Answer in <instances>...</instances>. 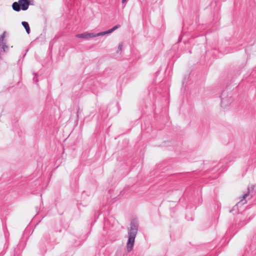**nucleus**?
Segmentation results:
<instances>
[{
    "mask_svg": "<svg viewBox=\"0 0 256 256\" xmlns=\"http://www.w3.org/2000/svg\"><path fill=\"white\" fill-rule=\"evenodd\" d=\"M138 230V225L134 222H132L130 224V227L128 228V240L126 243V248L128 252L132 250L135 238Z\"/></svg>",
    "mask_w": 256,
    "mask_h": 256,
    "instance_id": "f257e3e1",
    "label": "nucleus"
},
{
    "mask_svg": "<svg viewBox=\"0 0 256 256\" xmlns=\"http://www.w3.org/2000/svg\"><path fill=\"white\" fill-rule=\"evenodd\" d=\"M30 4L28 0H18V2H14L12 4V8L16 12H20V10H26Z\"/></svg>",
    "mask_w": 256,
    "mask_h": 256,
    "instance_id": "f03ea898",
    "label": "nucleus"
},
{
    "mask_svg": "<svg viewBox=\"0 0 256 256\" xmlns=\"http://www.w3.org/2000/svg\"><path fill=\"white\" fill-rule=\"evenodd\" d=\"M221 100V106L224 108L228 106L233 101L232 94L228 93L226 90H223L220 96Z\"/></svg>",
    "mask_w": 256,
    "mask_h": 256,
    "instance_id": "7ed1b4c3",
    "label": "nucleus"
},
{
    "mask_svg": "<svg viewBox=\"0 0 256 256\" xmlns=\"http://www.w3.org/2000/svg\"><path fill=\"white\" fill-rule=\"evenodd\" d=\"M101 36L100 32L94 33V32H85L82 34H78L76 35V37L80 38H83L85 40H88L90 38H93L97 36Z\"/></svg>",
    "mask_w": 256,
    "mask_h": 256,
    "instance_id": "20e7f679",
    "label": "nucleus"
},
{
    "mask_svg": "<svg viewBox=\"0 0 256 256\" xmlns=\"http://www.w3.org/2000/svg\"><path fill=\"white\" fill-rule=\"evenodd\" d=\"M6 34V32H4L0 36V48L4 52H6L8 49V46L6 44V40H5Z\"/></svg>",
    "mask_w": 256,
    "mask_h": 256,
    "instance_id": "39448f33",
    "label": "nucleus"
},
{
    "mask_svg": "<svg viewBox=\"0 0 256 256\" xmlns=\"http://www.w3.org/2000/svg\"><path fill=\"white\" fill-rule=\"evenodd\" d=\"M120 27V24H116L115 26H114L112 28H110V30H106V31H104V32H100V34L101 35V36H104L105 34H111L115 30H116V29L119 28Z\"/></svg>",
    "mask_w": 256,
    "mask_h": 256,
    "instance_id": "423d86ee",
    "label": "nucleus"
},
{
    "mask_svg": "<svg viewBox=\"0 0 256 256\" xmlns=\"http://www.w3.org/2000/svg\"><path fill=\"white\" fill-rule=\"evenodd\" d=\"M22 24L24 28H25L26 33L29 34L30 33V30L28 23L26 22H22Z\"/></svg>",
    "mask_w": 256,
    "mask_h": 256,
    "instance_id": "0eeeda50",
    "label": "nucleus"
},
{
    "mask_svg": "<svg viewBox=\"0 0 256 256\" xmlns=\"http://www.w3.org/2000/svg\"><path fill=\"white\" fill-rule=\"evenodd\" d=\"M42 24H44V33H46V24H47V18L46 16H44L42 19Z\"/></svg>",
    "mask_w": 256,
    "mask_h": 256,
    "instance_id": "6e6552de",
    "label": "nucleus"
},
{
    "mask_svg": "<svg viewBox=\"0 0 256 256\" xmlns=\"http://www.w3.org/2000/svg\"><path fill=\"white\" fill-rule=\"evenodd\" d=\"M248 192H247L246 194H244V196H242V199L240 200V202H238L236 206H234V208H233V210H234L236 208H237L238 206V205L240 204V202H242L244 200H245L246 198V197H248ZM232 212V210H230V212Z\"/></svg>",
    "mask_w": 256,
    "mask_h": 256,
    "instance_id": "1a4fd4ad",
    "label": "nucleus"
},
{
    "mask_svg": "<svg viewBox=\"0 0 256 256\" xmlns=\"http://www.w3.org/2000/svg\"><path fill=\"white\" fill-rule=\"evenodd\" d=\"M122 44H120L118 45V50L117 51V52H118L119 51H120L122 50Z\"/></svg>",
    "mask_w": 256,
    "mask_h": 256,
    "instance_id": "9d476101",
    "label": "nucleus"
},
{
    "mask_svg": "<svg viewBox=\"0 0 256 256\" xmlns=\"http://www.w3.org/2000/svg\"><path fill=\"white\" fill-rule=\"evenodd\" d=\"M81 110H80V108H78V110H77V112H76V116H77V118H78V114L80 113L81 112Z\"/></svg>",
    "mask_w": 256,
    "mask_h": 256,
    "instance_id": "9b49d317",
    "label": "nucleus"
},
{
    "mask_svg": "<svg viewBox=\"0 0 256 256\" xmlns=\"http://www.w3.org/2000/svg\"><path fill=\"white\" fill-rule=\"evenodd\" d=\"M34 81L36 84H37L38 82V80L37 79H36L35 77L34 78Z\"/></svg>",
    "mask_w": 256,
    "mask_h": 256,
    "instance_id": "f8f14e48",
    "label": "nucleus"
},
{
    "mask_svg": "<svg viewBox=\"0 0 256 256\" xmlns=\"http://www.w3.org/2000/svg\"><path fill=\"white\" fill-rule=\"evenodd\" d=\"M127 0H122V3H124Z\"/></svg>",
    "mask_w": 256,
    "mask_h": 256,
    "instance_id": "ddd939ff",
    "label": "nucleus"
},
{
    "mask_svg": "<svg viewBox=\"0 0 256 256\" xmlns=\"http://www.w3.org/2000/svg\"><path fill=\"white\" fill-rule=\"evenodd\" d=\"M33 74L34 75V76L36 75V73H34V72L33 73Z\"/></svg>",
    "mask_w": 256,
    "mask_h": 256,
    "instance_id": "4468645a",
    "label": "nucleus"
},
{
    "mask_svg": "<svg viewBox=\"0 0 256 256\" xmlns=\"http://www.w3.org/2000/svg\"><path fill=\"white\" fill-rule=\"evenodd\" d=\"M46 250H44V253H46Z\"/></svg>",
    "mask_w": 256,
    "mask_h": 256,
    "instance_id": "2eb2a0df",
    "label": "nucleus"
}]
</instances>
